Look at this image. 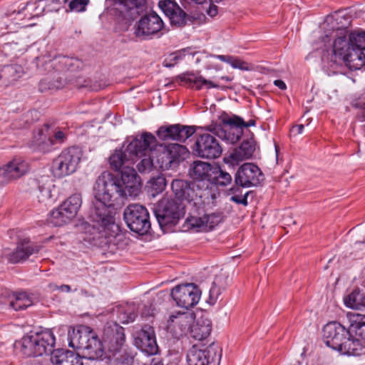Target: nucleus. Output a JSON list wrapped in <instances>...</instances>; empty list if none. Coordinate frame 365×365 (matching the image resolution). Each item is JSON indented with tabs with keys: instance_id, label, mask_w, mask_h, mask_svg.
<instances>
[{
	"instance_id": "obj_1",
	"label": "nucleus",
	"mask_w": 365,
	"mask_h": 365,
	"mask_svg": "<svg viewBox=\"0 0 365 365\" xmlns=\"http://www.w3.org/2000/svg\"><path fill=\"white\" fill-rule=\"evenodd\" d=\"M343 19L348 21L341 12L326 16L321 28L312 33L314 43L322 46H365V31L356 29L350 31Z\"/></svg>"
},
{
	"instance_id": "obj_2",
	"label": "nucleus",
	"mask_w": 365,
	"mask_h": 365,
	"mask_svg": "<svg viewBox=\"0 0 365 365\" xmlns=\"http://www.w3.org/2000/svg\"><path fill=\"white\" fill-rule=\"evenodd\" d=\"M157 143L156 138L151 133L143 132L136 135L126 148L115 149L109 157L110 167L115 171H120L130 166L135 158L145 156Z\"/></svg>"
},
{
	"instance_id": "obj_3",
	"label": "nucleus",
	"mask_w": 365,
	"mask_h": 365,
	"mask_svg": "<svg viewBox=\"0 0 365 365\" xmlns=\"http://www.w3.org/2000/svg\"><path fill=\"white\" fill-rule=\"evenodd\" d=\"M172 192L175 200L178 203L187 202L193 203L195 206L198 207V213L200 214V210L206 212L209 208H212L216 205V194L211 189H200V185L195 182L187 180L176 178L173 180L171 183Z\"/></svg>"
},
{
	"instance_id": "obj_4",
	"label": "nucleus",
	"mask_w": 365,
	"mask_h": 365,
	"mask_svg": "<svg viewBox=\"0 0 365 365\" xmlns=\"http://www.w3.org/2000/svg\"><path fill=\"white\" fill-rule=\"evenodd\" d=\"M98 178L111 192L116 194L118 200L128 196L135 197L141 192V179L131 166L121 170L120 178L108 171L103 172Z\"/></svg>"
},
{
	"instance_id": "obj_5",
	"label": "nucleus",
	"mask_w": 365,
	"mask_h": 365,
	"mask_svg": "<svg viewBox=\"0 0 365 365\" xmlns=\"http://www.w3.org/2000/svg\"><path fill=\"white\" fill-rule=\"evenodd\" d=\"M323 340L327 346L341 354L356 356L362 349V344L340 323L331 322L323 328Z\"/></svg>"
},
{
	"instance_id": "obj_6",
	"label": "nucleus",
	"mask_w": 365,
	"mask_h": 365,
	"mask_svg": "<svg viewBox=\"0 0 365 365\" xmlns=\"http://www.w3.org/2000/svg\"><path fill=\"white\" fill-rule=\"evenodd\" d=\"M93 192L94 200L92 202L91 210L93 220L103 227L113 225L115 218L112 210L118 200L116 194L111 192L98 178L96 180Z\"/></svg>"
},
{
	"instance_id": "obj_7",
	"label": "nucleus",
	"mask_w": 365,
	"mask_h": 365,
	"mask_svg": "<svg viewBox=\"0 0 365 365\" xmlns=\"http://www.w3.org/2000/svg\"><path fill=\"white\" fill-rule=\"evenodd\" d=\"M69 346L82 349L86 357L90 360H102L106 354L102 339L89 327H83L73 331L70 337Z\"/></svg>"
},
{
	"instance_id": "obj_8",
	"label": "nucleus",
	"mask_w": 365,
	"mask_h": 365,
	"mask_svg": "<svg viewBox=\"0 0 365 365\" xmlns=\"http://www.w3.org/2000/svg\"><path fill=\"white\" fill-rule=\"evenodd\" d=\"M327 58L330 62L342 64L350 70H359L365 66V49L363 47H328Z\"/></svg>"
},
{
	"instance_id": "obj_9",
	"label": "nucleus",
	"mask_w": 365,
	"mask_h": 365,
	"mask_svg": "<svg viewBox=\"0 0 365 365\" xmlns=\"http://www.w3.org/2000/svg\"><path fill=\"white\" fill-rule=\"evenodd\" d=\"M185 208L183 204L178 203L175 199L163 197L155 205L153 212L160 227L163 228L177 225L185 215Z\"/></svg>"
},
{
	"instance_id": "obj_10",
	"label": "nucleus",
	"mask_w": 365,
	"mask_h": 365,
	"mask_svg": "<svg viewBox=\"0 0 365 365\" xmlns=\"http://www.w3.org/2000/svg\"><path fill=\"white\" fill-rule=\"evenodd\" d=\"M83 156L81 149L71 146L64 149L53 160L52 173L56 178H61L76 171Z\"/></svg>"
},
{
	"instance_id": "obj_11",
	"label": "nucleus",
	"mask_w": 365,
	"mask_h": 365,
	"mask_svg": "<svg viewBox=\"0 0 365 365\" xmlns=\"http://www.w3.org/2000/svg\"><path fill=\"white\" fill-rule=\"evenodd\" d=\"M102 343L109 357L115 356L126 346L125 329L116 322H108L102 333Z\"/></svg>"
},
{
	"instance_id": "obj_12",
	"label": "nucleus",
	"mask_w": 365,
	"mask_h": 365,
	"mask_svg": "<svg viewBox=\"0 0 365 365\" xmlns=\"http://www.w3.org/2000/svg\"><path fill=\"white\" fill-rule=\"evenodd\" d=\"M222 121L225 125H227L231 128H235L236 129L240 130H237V133L231 134L230 132L227 133V131L224 130L222 126L217 123H212L210 125L204 127L203 129L212 133L220 138L226 140L232 144L239 141L242 133V129L244 128L255 126L256 125V120L255 119H250L249 121L245 122L242 118L236 115H232V116L224 118Z\"/></svg>"
},
{
	"instance_id": "obj_13",
	"label": "nucleus",
	"mask_w": 365,
	"mask_h": 365,
	"mask_svg": "<svg viewBox=\"0 0 365 365\" xmlns=\"http://www.w3.org/2000/svg\"><path fill=\"white\" fill-rule=\"evenodd\" d=\"M123 217L129 229L139 235L148 233L151 228L149 213L144 206L139 204L127 206L123 212Z\"/></svg>"
},
{
	"instance_id": "obj_14",
	"label": "nucleus",
	"mask_w": 365,
	"mask_h": 365,
	"mask_svg": "<svg viewBox=\"0 0 365 365\" xmlns=\"http://www.w3.org/2000/svg\"><path fill=\"white\" fill-rule=\"evenodd\" d=\"M222 357V348L217 343H211L201 349L193 345L187 354L189 365H218Z\"/></svg>"
},
{
	"instance_id": "obj_15",
	"label": "nucleus",
	"mask_w": 365,
	"mask_h": 365,
	"mask_svg": "<svg viewBox=\"0 0 365 365\" xmlns=\"http://www.w3.org/2000/svg\"><path fill=\"white\" fill-rule=\"evenodd\" d=\"M192 152L202 158L216 159L221 156L222 148L214 135L203 133L197 136Z\"/></svg>"
},
{
	"instance_id": "obj_16",
	"label": "nucleus",
	"mask_w": 365,
	"mask_h": 365,
	"mask_svg": "<svg viewBox=\"0 0 365 365\" xmlns=\"http://www.w3.org/2000/svg\"><path fill=\"white\" fill-rule=\"evenodd\" d=\"M200 296L201 291L192 283L178 285L171 290V297L176 304L187 309L195 307Z\"/></svg>"
},
{
	"instance_id": "obj_17",
	"label": "nucleus",
	"mask_w": 365,
	"mask_h": 365,
	"mask_svg": "<svg viewBox=\"0 0 365 365\" xmlns=\"http://www.w3.org/2000/svg\"><path fill=\"white\" fill-rule=\"evenodd\" d=\"M46 66L53 68V69L59 73H69L64 78H70L74 74H78L83 71L85 65L83 62L74 57H68L66 56H55L53 59L46 61Z\"/></svg>"
},
{
	"instance_id": "obj_18",
	"label": "nucleus",
	"mask_w": 365,
	"mask_h": 365,
	"mask_svg": "<svg viewBox=\"0 0 365 365\" xmlns=\"http://www.w3.org/2000/svg\"><path fill=\"white\" fill-rule=\"evenodd\" d=\"M263 180V174L259 168L250 163H244L235 175V183L242 187L257 186Z\"/></svg>"
},
{
	"instance_id": "obj_19",
	"label": "nucleus",
	"mask_w": 365,
	"mask_h": 365,
	"mask_svg": "<svg viewBox=\"0 0 365 365\" xmlns=\"http://www.w3.org/2000/svg\"><path fill=\"white\" fill-rule=\"evenodd\" d=\"M195 319V314L193 312H179L170 316L168 321V329L175 338L187 336Z\"/></svg>"
},
{
	"instance_id": "obj_20",
	"label": "nucleus",
	"mask_w": 365,
	"mask_h": 365,
	"mask_svg": "<svg viewBox=\"0 0 365 365\" xmlns=\"http://www.w3.org/2000/svg\"><path fill=\"white\" fill-rule=\"evenodd\" d=\"M195 132V126L174 124L160 126L156 135L162 140H173L183 143Z\"/></svg>"
},
{
	"instance_id": "obj_21",
	"label": "nucleus",
	"mask_w": 365,
	"mask_h": 365,
	"mask_svg": "<svg viewBox=\"0 0 365 365\" xmlns=\"http://www.w3.org/2000/svg\"><path fill=\"white\" fill-rule=\"evenodd\" d=\"M134 341L139 349L149 355H155L158 352L155 332L153 327L150 325L145 324L137 331Z\"/></svg>"
},
{
	"instance_id": "obj_22",
	"label": "nucleus",
	"mask_w": 365,
	"mask_h": 365,
	"mask_svg": "<svg viewBox=\"0 0 365 365\" xmlns=\"http://www.w3.org/2000/svg\"><path fill=\"white\" fill-rule=\"evenodd\" d=\"M163 25L161 18L155 12L146 14L138 22L135 35L142 38H148L161 31Z\"/></svg>"
},
{
	"instance_id": "obj_23",
	"label": "nucleus",
	"mask_w": 365,
	"mask_h": 365,
	"mask_svg": "<svg viewBox=\"0 0 365 365\" xmlns=\"http://www.w3.org/2000/svg\"><path fill=\"white\" fill-rule=\"evenodd\" d=\"M41 248V245L31 242L29 237L19 238L17 240L16 249L6 254V256L9 262L16 264L26 260L34 254L38 253Z\"/></svg>"
},
{
	"instance_id": "obj_24",
	"label": "nucleus",
	"mask_w": 365,
	"mask_h": 365,
	"mask_svg": "<svg viewBox=\"0 0 365 365\" xmlns=\"http://www.w3.org/2000/svg\"><path fill=\"white\" fill-rule=\"evenodd\" d=\"M29 170V164L21 158H14L0 168V178L8 183L26 175Z\"/></svg>"
},
{
	"instance_id": "obj_25",
	"label": "nucleus",
	"mask_w": 365,
	"mask_h": 365,
	"mask_svg": "<svg viewBox=\"0 0 365 365\" xmlns=\"http://www.w3.org/2000/svg\"><path fill=\"white\" fill-rule=\"evenodd\" d=\"M222 212H215L211 214L205 213L202 217L190 216L187 218V223L198 231L209 232L223 221Z\"/></svg>"
},
{
	"instance_id": "obj_26",
	"label": "nucleus",
	"mask_w": 365,
	"mask_h": 365,
	"mask_svg": "<svg viewBox=\"0 0 365 365\" xmlns=\"http://www.w3.org/2000/svg\"><path fill=\"white\" fill-rule=\"evenodd\" d=\"M54 145V140L51 132V125L43 124L34 132V135L30 141V146L34 150L42 153L49 152Z\"/></svg>"
},
{
	"instance_id": "obj_27",
	"label": "nucleus",
	"mask_w": 365,
	"mask_h": 365,
	"mask_svg": "<svg viewBox=\"0 0 365 365\" xmlns=\"http://www.w3.org/2000/svg\"><path fill=\"white\" fill-rule=\"evenodd\" d=\"M53 365H83V358L77 353L65 349H57L51 354Z\"/></svg>"
},
{
	"instance_id": "obj_28",
	"label": "nucleus",
	"mask_w": 365,
	"mask_h": 365,
	"mask_svg": "<svg viewBox=\"0 0 365 365\" xmlns=\"http://www.w3.org/2000/svg\"><path fill=\"white\" fill-rule=\"evenodd\" d=\"M214 168L209 163L196 160L191 165L189 174L195 181H205L206 188H208Z\"/></svg>"
},
{
	"instance_id": "obj_29",
	"label": "nucleus",
	"mask_w": 365,
	"mask_h": 365,
	"mask_svg": "<svg viewBox=\"0 0 365 365\" xmlns=\"http://www.w3.org/2000/svg\"><path fill=\"white\" fill-rule=\"evenodd\" d=\"M32 336L38 356H42L48 352L51 353L54 350L53 347L56 339L51 330L46 329L41 332H37Z\"/></svg>"
},
{
	"instance_id": "obj_30",
	"label": "nucleus",
	"mask_w": 365,
	"mask_h": 365,
	"mask_svg": "<svg viewBox=\"0 0 365 365\" xmlns=\"http://www.w3.org/2000/svg\"><path fill=\"white\" fill-rule=\"evenodd\" d=\"M55 9L48 7L45 0H37L27 2L18 14H23L24 18L31 19L40 16L43 12H50Z\"/></svg>"
},
{
	"instance_id": "obj_31",
	"label": "nucleus",
	"mask_w": 365,
	"mask_h": 365,
	"mask_svg": "<svg viewBox=\"0 0 365 365\" xmlns=\"http://www.w3.org/2000/svg\"><path fill=\"white\" fill-rule=\"evenodd\" d=\"M211 331V322L209 319L200 318L195 320L192 324L188 336L195 340L203 341L210 335Z\"/></svg>"
},
{
	"instance_id": "obj_32",
	"label": "nucleus",
	"mask_w": 365,
	"mask_h": 365,
	"mask_svg": "<svg viewBox=\"0 0 365 365\" xmlns=\"http://www.w3.org/2000/svg\"><path fill=\"white\" fill-rule=\"evenodd\" d=\"M116 9L119 10L122 15L134 18L138 14L140 10L145 4V0H113Z\"/></svg>"
},
{
	"instance_id": "obj_33",
	"label": "nucleus",
	"mask_w": 365,
	"mask_h": 365,
	"mask_svg": "<svg viewBox=\"0 0 365 365\" xmlns=\"http://www.w3.org/2000/svg\"><path fill=\"white\" fill-rule=\"evenodd\" d=\"M256 141L254 135L247 139H244L240 145L232 153L231 158L236 161H242L251 158L256 149Z\"/></svg>"
},
{
	"instance_id": "obj_34",
	"label": "nucleus",
	"mask_w": 365,
	"mask_h": 365,
	"mask_svg": "<svg viewBox=\"0 0 365 365\" xmlns=\"http://www.w3.org/2000/svg\"><path fill=\"white\" fill-rule=\"evenodd\" d=\"M60 74L58 73L57 74L46 76L41 80L38 84L39 91L43 93L48 91H56L65 87L68 82Z\"/></svg>"
},
{
	"instance_id": "obj_35",
	"label": "nucleus",
	"mask_w": 365,
	"mask_h": 365,
	"mask_svg": "<svg viewBox=\"0 0 365 365\" xmlns=\"http://www.w3.org/2000/svg\"><path fill=\"white\" fill-rule=\"evenodd\" d=\"M82 198L80 193H75L68 197L61 205V210H65L68 215L73 219L81 206Z\"/></svg>"
},
{
	"instance_id": "obj_36",
	"label": "nucleus",
	"mask_w": 365,
	"mask_h": 365,
	"mask_svg": "<svg viewBox=\"0 0 365 365\" xmlns=\"http://www.w3.org/2000/svg\"><path fill=\"white\" fill-rule=\"evenodd\" d=\"M182 82L192 83L196 90H200L203 86H206L207 88H220V86L211 81H208L202 76H195L194 74H183L179 76Z\"/></svg>"
},
{
	"instance_id": "obj_37",
	"label": "nucleus",
	"mask_w": 365,
	"mask_h": 365,
	"mask_svg": "<svg viewBox=\"0 0 365 365\" xmlns=\"http://www.w3.org/2000/svg\"><path fill=\"white\" fill-rule=\"evenodd\" d=\"M20 353L25 357L38 356L33 336L24 337L16 344Z\"/></svg>"
},
{
	"instance_id": "obj_38",
	"label": "nucleus",
	"mask_w": 365,
	"mask_h": 365,
	"mask_svg": "<svg viewBox=\"0 0 365 365\" xmlns=\"http://www.w3.org/2000/svg\"><path fill=\"white\" fill-rule=\"evenodd\" d=\"M166 147L175 167L178 165L180 161L185 160V156L188 153V150L185 146L178 143H171L166 145Z\"/></svg>"
},
{
	"instance_id": "obj_39",
	"label": "nucleus",
	"mask_w": 365,
	"mask_h": 365,
	"mask_svg": "<svg viewBox=\"0 0 365 365\" xmlns=\"http://www.w3.org/2000/svg\"><path fill=\"white\" fill-rule=\"evenodd\" d=\"M232 180V178L230 174L218 167L214 168L210 184L225 187L230 185Z\"/></svg>"
},
{
	"instance_id": "obj_40",
	"label": "nucleus",
	"mask_w": 365,
	"mask_h": 365,
	"mask_svg": "<svg viewBox=\"0 0 365 365\" xmlns=\"http://www.w3.org/2000/svg\"><path fill=\"white\" fill-rule=\"evenodd\" d=\"M72 220L71 215H68L65 210H61V205L52 210L50 214V222L56 227H61Z\"/></svg>"
},
{
	"instance_id": "obj_41",
	"label": "nucleus",
	"mask_w": 365,
	"mask_h": 365,
	"mask_svg": "<svg viewBox=\"0 0 365 365\" xmlns=\"http://www.w3.org/2000/svg\"><path fill=\"white\" fill-rule=\"evenodd\" d=\"M350 333L355 334L354 339H359V342L365 341V316L357 317V318L351 322L349 329Z\"/></svg>"
},
{
	"instance_id": "obj_42",
	"label": "nucleus",
	"mask_w": 365,
	"mask_h": 365,
	"mask_svg": "<svg viewBox=\"0 0 365 365\" xmlns=\"http://www.w3.org/2000/svg\"><path fill=\"white\" fill-rule=\"evenodd\" d=\"M215 57L221 61L230 64L234 68H238L242 71L250 70L249 63L239 57L231 55H216Z\"/></svg>"
},
{
	"instance_id": "obj_43",
	"label": "nucleus",
	"mask_w": 365,
	"mask_h": 365,
	"mask_svg": "<svg viewBox=\"0 0 365 365\" xmlns=\"http://www.w3.org/2000/svg\"><path fill=\"white\" fill-rule=\"evenodd\" d=\"M31 305L32 300L26 293L16 294L9 303V306L16 311L25 309Z\"/></svg>"
},
{
	"instance_id": "obj_44",
	"label": "nucleus",
	"mask_w": 365,
	"mask_h": 365,
	"mask_svg": "<svg viewBox=\"0 0 365 365\" xmlns=\"http://www.w3.org/2000/svg\"><path fill=\"white\" fill-rule=\"evenodd\" d=\"M363 293L359 289H354L344 298L346 307L355 309H361Z\"/></svg>"
},
{
	"instance_id": "obj_45",
	"label": "nucleus",
	"mask_w": 365,
	"mask_h": 365,
	"mask_svg": "<svg viewBox=\"0 0 365 365\" xmlns=\"http://www.w3.org/2000/svg\"><path fill=\"white\" fill-rule=\"evenodd\" d=\"M155 158L157 163L161 169L168 170L175 167L166 146L163 147L162 150L158 152Z\"/></svg>"
},
{
	"instance_id": "obj_46",
	"label": "nucleus",
	"mask_w": 365,
	"mask_h": 365,
	"mask_svg": "<svg viewBox=\"0 0 365 365\" xmlns=\"http://www.w3.org/2000/svg\"><path fill=\"white\" fill-rule=\"evenodd\" d=\"M4 81L6 84H11L16 81L20 77L17 67L15 66H6L3 68Z\"/></svg>"
},
{
	"instance_id": "obj_47",
	"label": "nucleus",
	"mask_w": 365,
	"mask_h": 365,
	"mask_svg": "<svg viewBox=\"0 0 365 365\" xmlns=\"http://www.w3.org/2000/svg\"><path fill=\"white\" fill-rule=\"evenodd\" d=\"M68 82L78 88L91 87V79L83 76L81 73L74 74L73 77L68 79Z\"/></svg>"
},
{
	"instance_id": "obj_48",
	"label": "nucleus",
	"mask_w": 365,
	"mask_h": 365,
	"mask_svg": "<svg viewBox=\"0 0 365 365\" xmlns=\"http://www.w3.org/2000/svg\"><path fill=\"white\" fill-rule=\"evenodd\" d=\"M173 26H181L185 24L186 14L180 8L168 16Z\"/></svg>"
},
{
	"instance_id": "obj_49",
	"label": "nucleus",
	"mask_w": 365,
	"mask_h": 365,
	"mask_svg": "<svg viewBox=\"0 0 365 365\" xmlns=\"http://www.w3.org/2000/svg\"><path fill=\"white\" fill-rule=\"evenodd\" d=\"M159 6L168 17L180 8L175 2L171 0L160 1Z\"/></svg>"
},
{
	"instance_id": "obj_50",
	"label": "nucleus",
	"mask_w": 365,
	"mask_h": 365,
	"mask_svg": "<svg viewBox=\"0 0 365 365\" xmlns=\"http://www.w3.org/2000/svg\"><path fill=\"white\" fill-rule=\"evenodd\" d=\"M153 148L145 156V158H143L138 164L137 168L139 172L145 173L151 170L153 166V159L150 156V153L152 152Z\"/></svg>"
},
{
	"instance_id": "obj_51",
	"label": "nucleus",
	"mask_w": 365,
	"mask_h": 365,
	"mask_svg": "<svg viewBox=\"0 0 365 365\" xmlns=\"http://www.w3.org/2000/svg\"><path fill=\"white\" fill-rule=\"evenodd\" d=\"M150 187L155 193H160L165 188L166 181L163 176L153 178L150 181Z\"/></svg>"
},
{
	"instance_id": "obj_52",
	"label": "nucleus",
	"mask_w": 365,
	"mask_h": 365,
	"mask_svg": "<svg viewBox=\"0 0 365 365\" xmlns=\"http://www.w3.org/2000/svg\"><path fill=\"white\" fill-rule=\"evenodd\" d=\"M180 58V56L178 52L172 53L165 58L163 64L165 67L170 68L174 66Z\"/></svg>"
},
{
	"instance_id": "obj_53",
	"label": "nucleus",
	"mask_w": 365,
	"mask_h": 365,
	"mask_svg": "<svg viewBox=\"0 0 365 365\" xmlns=\"http://www.w3.org/2000/svg\"><path fill=\"white\" fill-rule=\"evenodd\" d=\"M87 0H72L69 4V8L71 11H82L84 10Z\"/></svg>"
},
{
	"instance_id": "obj_54",
	"label": "nucleus",
	"mask_w": 365,
	"mask_h": 365,
	"mask_svg": "<svg viewBox=\"0 0 365 365\" xmlns=\"http://www.w3.org/2000/svg\"><path fill=\"white\" fill-rule=\"evenodd\" d=\"M249 193L250 192H247L245 195H234L230 197V200L238 205H243L244 206H247L248 205L247 197Z\"/></svg>"
},
{
	"instance_id": "obj_55",
	"label": "nucleus",
	"mask_w": 365,
	"mask_h": 365,
	"mask_svg": "<svg viewBox=\"0 0 365 365\" xmlns=\"http://www.w3.org/2000/svg\"><path fill=\"white\" fill-rule=\"evenodd\" d=\"M51 132L52 133V138L54 140V144L56 143H63L66 140V135L63 131L56 129L53 130L51 128Z\"/></svg>"
},
{
	"instance_id": "obj_56",
	"label": "nucleus",
	"mask_w": 365,
	"mask_h": 365,
	"mask_svg": "<svg viewBox=\"0 0 365 365\" xmlns=\"http://www.w3.org/2000/svg\"><path fill=\"white\" fill-rule=\"evenodd\" d=\"M220 294V289L217 285V282L215 280L212 282V287H211V288L210 289V297L211 299H217Z\"/></svg>"
},
{
	"instance_id": "obj_57",
	"label": "nucleus",
	"mask_w": 365,
	"mask_h": 365,
	"mask_svg": "<svg viewBox=\"0 0 365 365\" xmlns=\"http://www.w3.org/2000/svg\"><path fill=\"white\" fill-rule=\"evenodd\" d=\"M304 128V126L302 124H299V125H293L290 128V131H289L290 132V135L296 136V135H297L299 134H301L303 132Z\"/></svg>"
},
{
	"instance_id": "obj_58",
	"label": "nucleus",
	"mask_w": 365,
	"mask_h": 365,
	"mask_svg": "<svg viewBox=\"0 0 365 365\" xmlns=\"http://www.w3.org/2000/svg\"><path fill=\"white\" fill-rule=\"evenodd\" d=\"M217 14V6L215 5L210 6L207 10V14L210 16H215Z\"/></svg>"
},
{
	"instance_id": "obj_59",
	"label": "nucleus",
	"mask_w": 365,
	"mask_h": 365,
	"mask_svg": "<svg viewBox=\"0 0 365 365\" xmlns=\"http://www.w3.org/2000/svg\"><path fill=\"white\" fill-rule=\"evenodd\" d=\"M240 185H237L235 184V186L232 187L230 189V192L231 194H232V195H239V194H242L241 193V189H240Z\"/></svg>"
},
{
	"instance_id": "obj_60",
	"label": "nucleus",
	"mask_w": 365,
	"mask_h": 365,
	"mask_svg": "<svg viewBox=\"0 0 365 365\" xmlns=\"http://www.w3.org/2000/svg\"><path fill=\"white\" fill-rule=\"evenodd\" d=\"M274 84L281 90H285L287 88L285 83L282 80H275Z\"/></svg>"
},
{
	"instance_id": "obj_61",
	"label": "nucleus",
	"mask_w": 365,
	"mask_h": 365,
	"mask_svg": "<svg viewBox=\"0 0 365 365\" xmlns=\"http://www.w3.org/2000/svg\"><path fill=\"white\" fill-rule=\"evenodd\" d=\"M360 108H361V113L359 114V118L362 120L365 121V103H362L360 104Z\"/></svg>"
},
{
	"instance_id": "obj_62",
	"label": "nucleus",
	"mask_w": 365,
	"mask_h": 365,
	"mask_svg": "<svg viewBox=\"0 0 365 365\" xmlns=\"http://www.w3.org/2000/svg\"><path fill=\"white\" fill-rule=\"evenodd\" d=\"M68 0H45L46 3H51L55 4H61L67 2Z\"/></svg>"
},
{
	"instance_id": "obj_63",
	"label": "nucleus",
	"mask_w": 365,
	"mask_h": 365,
	"mask_svg": "<svg viewBox=\"0 0 365 365\" xmlns=\"http://www.w3.org/2000/svg\"><path fill=\"white\" fill-rule=\"evenodd\" d=\"M150 365H163V364L160 360H158L157 359H153L150 361Z\"/></svg>"
},
{
	"instance_id": "obj_64",
	"label": "nucleus",
	"mask_w": 365,
	"mask_h": 365,
	"mask_svg": "<svg viewBox=\"0 0 365 365\" xmlns=\"http://www.w3.org/2000/svg\"><path fill=\"white\" fill-rule=\"evenodd\" d=\"M60 290L68 292L71 291V287L69 285L63 284L59 287Z\"/></svg>"
}]
</instances>
